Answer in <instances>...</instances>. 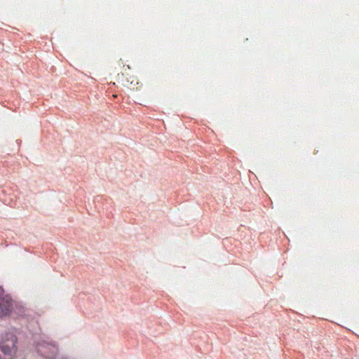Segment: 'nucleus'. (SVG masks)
I'll return each mask as SVG.
<instances>
[{
	"mask_svg": "<svg viewBox=\"0 0 359 359\" xmlns=\"http://www.w3.org/2000/svg\"><path fill=\"white\" fill-rule=\"evenodd\" d=\"M13 303L11 298L0 287V317L6 316L11 312Z\"/></svg>",
	"mask_w": 359,
	"mask_h": 359,
	"instance_id": "obj_1",
	"label": "nucleus"
},
{
	"mask_svg": "<svg viewBox=\"0 0 359 359\" xmlns=\"http://www.w3.org/2000/svg\"><path fill=\"white\" fill-rule=\"evenodd\" d=\"M37 351L45 358L51 359L55 355L57 348L53 345L44 343L37 346Z\"/></svg>",
	"mask_w": 359,
	"mask_h": 359,
	"instance_id": "obj_2",
	"label": "nucleus"
},
{
	"mask_svg": "<svg viewBox=\"0 0 359 359\" xmlns=\"http://www.w3.org/2000/svg\"><path fill=\"white\" fill-rule=\"evenodd\" d=\"M131 81L128 80L127 83H123L124 86L130 88V90H138L141 85H140L139 82L133 77H130Z\"/></svg>",
	"mask_w": 359,
	"mask_h": 359,
	"instance_id": "obj_3",
	"label": "nucleus"
}]
</instances>
